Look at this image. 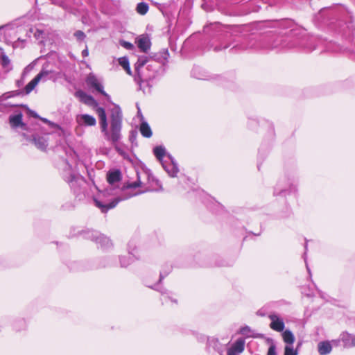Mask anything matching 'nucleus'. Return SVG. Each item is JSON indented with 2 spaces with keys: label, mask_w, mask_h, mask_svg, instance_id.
<instances>
[{
  "label": "nucleus",
  "mask_w": 355,
  "mask_h": 355,
  "mask_svg": "<svg viewBox=\"0 0 355 355\" xmlns=\"http://www.w3.org/2000/svg\"><path fill=\"white\" fill-rule=\"evenodd\" d=\"M76 96L79 97L80 101L85 104L96 107V112L98 116L101 130L103 133L105 139L115 145L121 138V132L123 115L120 107L119 105H114V107L110 110V128H108L105 110L104 108L98 106V103L94 98L81 90L76 92Z\"/></svg>",
  "instance_id": "obj_1"
},
{
  "label": "nucleus",
  "mask_w": 355,
  "mask_h": 355,
  "mask_svg": "<svg viewBox=\"0 0 355 355\" xmlns=\"http://www.w3.org/2000/svg\"><path fill=\"white\" fill-rule=\"evenodd\" d=\"M236 47H237V46H233V48H232L231 50L232 51V50H233L234 49H235Z\"/></svg>",
  "instance_id": "obj_45"
},
{
  "label": "nucleus",
  "mask_w": 355,
  "mask_h": 355,
  "mask_svg": "<svg viewBox=\"0 0 355 355\" xmlns=\"http://www.w3.org/2000/svg\"><path fill=\"white\" fill-rule=\"evenodd\" d=\"M270 345L269 346L267 355H277L276 350V345L272 341V340H270ZM300 346V344L297 347ZM298 348V347H297ZM245 349V340L243 338L237 339L234 343L232 345V346L227 349V355H239L241 354ZM298 352L297 349H294L293 346L286 345L284 348V355H297Z\"/></svg>",
  "instance_id": "obj_5"
},
{
  "label": "nucleus",
  "mask_w": 355,
  "mask_h": 355,
  "mask_svg": "<svg viewBox=\"0 0 355 355\" xmlns=\"http://www.w3.org/2000/svg\"><path fill=\"white\" fill-rule=\"evenodd\" d=\"M119 64L125 69V68H128L129 64L128 59L126 57H122L119 59Z\"/></svg>",
  "instance_id": "obj_30"
},
{
  "label": "nucleus",
  "mask_w": 355,
  "mask_h": 355,
  "mask_svg": "<svg viewBox=\"0 0 355 355\" xmlns=\"http://www.w3.org/2000/svg\"><path fill=\"white\" fill-rule=\"evenodd\" d=\"M80 234L83 235L84 239L91 240L98 245V248L103 250L108 249L112 246L111 240L98 231L87 230L82 231Z\"/></svg>",
  "instance_id": "obj_7"
},
{
  "label": "nucleus",
  "mask_w": 355,
  "mask_h": 355,
  "mask_svg": "<svg viewBox=\"0 0 355 355\" xmlns=\"http://www.w3.org/2000/svg\"><path fill=\"white\" fill-rule=\"evenodd\" d=\"M23 114L19 112L16 114L10 115L9 116V123L12 128H21L23 130H26V125L22 121Z\"/></svg>",
  "instance_id": "obj_14"
},
{
  "label": "nucleus",
  "mask_w": 355,
  "mask_h": 355,
  "mask_svg": "<svg viewBox=\"0 0 355 355\" xmlns=\"http://www.w3.org/2000/svg\"><path fill=\"white\" fill-rule=\"evenodd\" d=\"M42 120L46 123H49V121L46 119H42Z\"/></svg>",
  "instance_id": "obj_41"
},
{
  "label": "nucleus",
  "mask_w": 355,
  "mask_h": 355,
  "mask_svg": "<svg viewBox=\"0 0 355 355\" xmlns=\"http://www.w3.org/2000/svg\"><path fill=\"white\" fill-rule=\"evenodd\" d=\"M151 288L158 291L160 293H163V288L159 285V284L154 285L153 286H150Z\"/></svg>",
  "instance_id": "obj_36"
},
{
  "label": "nucleus",
  "mask_w": 355,
  "mask_h": 355,
  "mask_svg": "<svg viewBox=\"0 0 355 355\" xmlns=\"http://www.w3.org/2000/svg\"><path fill=\"white\" fill-rule=\"evenodd\" d=\"M87 85L96 92L103 95L108 101H110V96L104 91L103 80L97 77L95 74L90 73L87 75L85 80Z\"/></svg>",
  "instance_id": "obj_9"
},
{
  "label": "nucleus",
  "mask_w": 355,
  "mask_h": 355,
  "mask_svg": "<svg viewBox=\"0 0 355 355\" xmlns=\"http://www.w3.org/2000/svg\"><path fill=\"white\" fill-rule=\"evenodd\" d=\"M3 27H4V26H0V30H1V28H3Z\"/></svg>",
  "instance_id": "obj_47"
},
{
  "label": "nucleus",
  "mask_w": 355,
  "mask_h": 355,
  "mask_svg": "<svg viewBox=\"0 0 355 355\" xmlns=\"http://www.w3.org/2000/svg\"><path fill=\"white\" fill-rule=\"evenodd\" d=\"M240 332L241 334H243L244 336H252V335L250 334L252 332V330L250 328V327H248V326H245V327H242L240 330Z\"/></svg>",
  "instance_id": "obj_31"
},
{
  "label": "nucleus",
  "mask_w": 355,
  "mask_h": 355,
  "mask_svg": "<svg viewBox=\"0 0 355 355\" xmlns=\"http://www.w3.org/2000/svg\"><path fill=\"white\" fill-rule=\"evenodd\" d=\"M230 28H231V29H233V28H237V27H236V26H232Z\"/></svg>",
  "instance_id": "obj_44"
},
{
  "label": "nucleus",
  "mask_w": 355,
  "mask_h": 355,
  "mask_svg": "<svg viewBox=\"0 0 355 355\" xmlns=\"http://www.w3.org/2000/svg\"><path fill=\"white\" fill-rule=\"evenodd\" d=\"M229 46H230L229 44L220 45V46H216L214 48V51H220L222 49H225L228 48Z\"/></svg>",
  "instance_id": "obj_37"
},
{
  "label": "nucleus",
  "mask_w": 355,
  "mask_h": 355,
  "mask_svg": "<svg viewBox=\"0 0 355 355\" xmlns=\"http://www.w3.org/2000/svg\"><path fill=\"white\" fill-rule=\"evenodd\" d=\"M287 191L286 187H283L281 182H279L277 184L275 191H274V195H282L284 193Z\"/></svg>",
  "instance_id": "obj_28"
},
{
  "label": "nucleus",
  "mask_w": 355,
  "mask_h": 355,
  "mask_svg": "<svg viewBox=\"0 0 355 355\" xmlns=\"http://www.w3.org/2000/svg\"><path fill=\"white\" fill-rule=\"evenodd\" d=\"M78 121L80 124L86 126H94L96 124V119L93 116L87 114L79 116Z\"/></svg>",
  "instance_id": "obj_17"
},
{
  "label": "nucleus",
  "mask_w": 355,
  "mask_h": 355,
  "mask_svg": "<svg viewBox=\"0 0 355 355\" xmlns=\"http://www.w3.org/2000/svg\"><path fill=\"white\" fill-rule=\"evenodd\" d=\"M161 56L155 55L156 58H148L146 56L138 58L135 64L136 76L135 80L141 85V83L154 79L162 67V62L168 57V50L164 49Z\"/></svg>",
  "instance_id": "obj_3"
},
{
  "label": "nucleus",
  "mask_w": 355,
  "mask_h": 355,
  "mask_svg": "<svg viewBox=\"0 0 355 355\" xmlns=\"http://www.w3.org/2000/svg\"><path fill=\"white\" fill-rule=\"evenodd\" d=\"M208 345L212 347L220 355H223L225 352V347L220 343L218 338H211L208 339Z\"/></svg>",
  "instance_id": "obj_20"
},
{
  "label": "nucleus",
  "mask_w": 355,
  "mask_h": 355,
  "mask_svg": "<svg viewBox=\"0 0 355 355\" xmlns=\"http://www.w3.org/2000/svg\"><path fill=\"white\" fill-rule=\"evenodd\" d=\"M340 339L346 348L355 347V335L353 336L347 332H343L340 336Z\"/></svg>",
  "instance_id": "obj_16"
},
{
  "label": "nucleus",
  "mask_w": 355,
  "mask_h": 355,
  "mask_svg": "<svg viewBox=\"0 0 355 355\" xmlns=\"http://www.w3.org/2000/svg\"><path fill=\"white\" fill-rule=\"evenodd\" d=\"M44 74H45L44 72L39 73L31 81L27 84L24 88L26 94H28L35 89L39 82L42 80V77L44 76Z\"/></svg>",
  "instance_id": "obj_19"
},
{
  "label": "nucleus",
  "mask_w": 355,
  "mask_h": 355,
  "mask_svg": "<svg viewBox=\"0 0 355 355\" xmlns=\"http://www.w3.org/2000/svg\"><path fill=\"white\" fill-rule=\"evenodd\" d=\"M82 55L85 57V56H87L88 55V51L87 49H85L82 52Z\"/></svg>",
  "instance_id": "obj_39"
},
{
  "label": "nucleus",
  "mask_w": 355,
  "mask_h": 355,
  "mask_svg": "<svg viewBox=\"0 0 355 355\" xmlns=\"http://www.w3.org/2000/svg\"><path fill=\"white\" fill-rule=\"evenodd\" d=\"M0 62L2 68L5 70L6 72H9L12 69L11 61L6 55H1Z\"/></svg>",
  "instance_id": "obj_23"
},
{
  "label": "nucleus",
  "mask_w": 355,
  "mask_h": 355,
  "mask_svg": "<svg viewBox=\"0 0 355 355\" xmlns=\"http://www.w3.org/2000/svg\"><path fill=\"white\" fill-rule=\"evenodd\" d=\"M138 115H139V116H140L141 119L142 121H144V116H143V115H142V114H141V110H140L139 107H138Z\"/></svg>",
  "instance_id": "obj_40"
},
{
  "label": "nucleus",
  "mask_w": 355,
  "mask_h": 355,
  "mask_svg": "<svg viewBox=\"0 0 355 355\" xmlns=\"http://www.w3.org/2000/svg\"><path fill=\"white\" fill-rule=\"evenodd\" d=\"M125 70L127 72V73H128L129 75H131V70H130V65L128 66V68H125Z\"/></svg>",
  "instance_id": "obj_38"
},
{
  "label": "nucleus",
  "mask_w": 355,
  "mask_h": 355,
  "mask_svg": "<svg viewBox=\"0 0 355 355\" xmlns=\"http://www.w3.org/2000/svg\"><path fill=\"white\" fill-rule=\"evenodd\" d=\"M304 248H305V252H304V254H306V250H307V243H306L305 244Z\"/></svg>",
  "instance_id": "obj_42"
},
{
  "label": "nucleus",
  "mask_w": 355,
  "mask_h": 355,
  "mask_svg": "<svg viewBox=\"0 0 355 355\" xmlns=\"http://www.w3.org/2000/svg\"><path fill=\"white\" fill-rule=\"evenodd\" d=\"M63 178L68 183L74 193H78L80 191L81 186L85 182L84 178L79 174L73 172L71 166H67L63 173Z\"/></svg>",
  "instance_id": "obj_8"
},
{
  "label": "nucleus",
  "mask_w": 355,
  "mask_h": 355,
  "mask_svg": "<svg viewBox=\"0 0 355 355\" xmlns=\"http://www.w3.org/2000/svg\"><path fill=\"white\" fill-rule=\"evenodd\" d=\"M171 271V267L167 266V270H162L159 274V284L162 282L163 279L166 277Z\"/></svg>",
  "instance_id": "obj_29"
},
{
  "label": "nucleus",
  "mask_w": 355,
  "mask_h": 355,
  "mask_svg": "<svg viewBox=\"0 0 355 355\" xmlns=\"http://www.w3.org/2000/svg\"><path fill=\"white\" fill-rule=\"evenodd\" d=\"M26 140H31L38 148L45 150L48 146L46 139L43 136L32 135L31 137L26 133L21 135Z\"/></svg>",
  "instance_id": "obj_13"
},
{
  "label": "nucleus",
  "mask_w": 355,
  "mask_h": 355,
  "mask_svg": "<svg viewBox=\"0 0 355 355\" xmlns=\"http://www.w3.org/2000/svg\"><path fill=\"white\" fill-rule=\"evenodd\" d=\"M17 86L19 87L21 85V83H19V81H17Z\"/></svg>",
  "instance_id": "obj_43"
},
{
  "label": "nucleus",
  "mask_w": 355,
  "mask_h": 355,
  "mask_svg": "<svg viewBox=\"0 0 355 355\" xmlns=\"http://www.w3.org/2000/svg\"><path fill=\"white\" fill-rule=\"evenodd\" d=\"M269 318L271 320L270 324L271 329L277 331H282L284 330L285 327L284 322L277 315L270 314Z\"/></svg>",
  "instance_id": "obj_15"
},
{
  "label": "nucleus",
  "mask_w": 355,
  "mask_h": 355,
  "mask_svg": "<svg viewBox=\"0 0 355 355\" xmlns=\"http://www.w3.org/2000/svg\"><path fill=\"white\" fill-rule=\"evenodd\" d=\"M21 94H22V92L19 91V90H15V91H11V92H6V93L2 94V96L0 97V99L2 100V101L6 100V99H8L9 98H12V97H15V96H19Z\"/></svg>",
  "instance_id": "obj_27"
},
{
  "label": "nucleus",
  "mask_w": 355,
  "mask_h": 355,
  "mask_svg": "<svg viewBox=\"0 0 355 355\" xmlns=\"http://www.w3.org/2000/svg\"><path fill=\"white\" fill-rule=\"evenodd\" d=\"M137 132L136 131H131L130 134V141L133 144L137 139Z\"/></svg>",
  "instance_id": "obj_35"
},
{
  "label": "nucleus",
  "mask_w": 355,
  "mask_h": 355,
  "mask_svg": "<svg viewBox=\"0 0 355 355\" xmlns=\"http://www.w3.org/2000/svg\"><path fill=\"white\" fill-rule=\"evenodd\" d=\"M301 31L300 29H292L289 31V35L286 37L279 38L274 44L272 49L282 48V49H291L297 46L302 45V40L298 37Z\"/></svg>",
  "instance_id": "obj_6"
},
{
  "label": "nucleus",
  "mask_w": 355,
  "mask_h": 355,
  "mask_svg": "<svg viewBox=\"0 0 355 355\" xmlns=\"http://www.w3.org/2000/svg\"><path fill=\"white\" fill-rule=\"evenodd\" d=\"M137 44L139 49L144 53H147L151 45L150 40L147 36L140 37L137 40Z\"/></svg>",
  "instance_id": "obj_18"
},
{
  "label": "nucleus",
  "mask_w": 355,
  "mask_h": 355,
  "mask_svg": "<svg viewBox=\"0 0 355 355\" xmlns=\"http://www.w3.org/2000/svg\"><path fill=\"white\" fill-rule=\"evenodd\" d=\"M318 352L320 355H327L332 349V346L329 341L320 342L318 345Z\"/></svg>",
  "instance_id": "obj_21"
},
{
  "label": "nucleus",
  "mask_w": 355,
  "mask_h": 355,
  "mask_svg": "<svg viewBox=\"0 0 355 355\" xmlns=\"http://www.w3.org/2000/svg\"><path fill=\"white\" fill-rule=\"evenodd\" d=\"M292 189H293L294 191H295V188H293V189L290 188V190H292Z\"/></svg>",
  "instance_id": "obj_46"
},
{
  "label": "nucleus",
  "mask_w": 355,
  "mask_h": 355,
  "mask_svg": "<svg viewBox=\"0 0 355 355\" xmlns=\"http://www.w3.org/2000/svg\"><path fill=\"white\" fill-rule=\"evenodd\" d=\"M43 72L45 74H44V76L42 77V80H41L46 81L47 80L51 78V77H50V75L51 73V71L42 69V70H41V71L40 73H43Z\"/></svg>",
  "instance_id": "obj_34"
},
{
  "label": "nucleus",
  "mask_w": 355,
  "mask_h": 355,
  "mask_svg": "<svg viewBox=\"0 0 355 355\" xmlns=\"http://www.w3.org/2000/svg\"><path fill=\"white\" fill-rule=\"evenodd\" d=\"M120 44L123 47L125 48L126 49L132 50L134 49V45L129 42L123 40L120 42Z\"/></svg>",
  "instance_id": "obj_33"
},
{
  "label": "nucleus",
  "mask_w": 355,
  "mask_h": 355,
  "mask_svg": "<svg viewBox=\"0 0 355 355\" xmlns=\"http://www.w3.org/2000/svg\"><path fill=\"white\" fill-rule=\"evenodd\" d=\"M149 9V6L146 2H140L137 4L136 10L140 15H145L147 13Z\"/></svg>",
  "instance_id": "obj_26"
},
{
  "label": "nucleus",
  "mask_w": 355,
  "mask_h": 355,
  "mask_svg": "<svg viewBox=\"0 0 355 355\" xmlns=\"http://www.w3.org/2000/svg\"><path fill=\"white\" fill-rule=\"evenodd\" d=\"M282 336L284 343H286V345H291V346H293V344L295 341V336L291 332V331L288 329L285 330L282 334Z\"/></svg>",
  "instance_id": "obj_25"
},
{
  "label": "nucleus",
  "mask_w": 355,
  "mask_h": 355,
  "mask_svg": "<svg viewBox=\"0 0 355 355\" xmlns=\"http://www.w3.org/2000/svg\"><path fill=\"white\" fill-rule=\"evenodd\" d=\"M73 35L78 41L84 40L86 37L85 34L82 31H77Z\"/></svg>",
  "instance_id": "obj_32"
},
{
  "label": "nucleus",
  "mask_w": 355,
  "mask_h": 355,
  "mask_svg": "<svg viewBox=\"0 0 355 355\" xmlns=\"http://www.w3.org/2000/svg\"><path fill=\"white\" fill-rule=\"evenodd\" d=\"M168 157L169 162L164 161L162 165L171 177H175L179 171L178 164L171 155H168Z\"/></svg>",
  "instance_id": "obj_12"
},
{
  "label": "nucleus",
  "mask_w": 355,
  "mask_h": 355,
  "mask_svg": "<svg viewBox=\"0 0 355 355\" xmlns=\"http://www.w3.org/2000/svg\"><path fill=\"white\" fill-rule=\"evenodd\" d=\"M128 189L139 187L141 190L138 193L146 192H158L162 191V186L149 171L137 172V180L128 182L125 184Z\"/></svg>",
  "instance_id": "obj_4"
},
{
  "label": "nucleus",
  "mask_w": 355,
  "mask_h": 355,
  "mask_svg": "<svg viewBox=\"0 0 355 355\" xmlns=\"http://www.w3.org/2000/svg\"><path fill=\"white\" fill-rule=\"evenodd\" d=\"M121 179V173L119 170L110 171L107 174V180L109 186L103 191H101L94 198L95 205L99 208L102 212L105 213L109 209H113L116 205L122 200L118 196L120 189L115 186Z\"/></svg>",
  "instance_id": "obj_2"
},
{
  "label": "nucleus",
  "mask_w": 355,
  "mask_h": 355,
  "mask_svg": "<svg viewBox=\"0 0 355 355\" xmlns=\"http://www.w3.org/2000/svg\"><path fill=\"white\" fill-rule=\"evenodd\" d=\"M153 153H154L155 156L160 162L161 164H162V162H164V161H163V158L166 154V149L164 146H157L155 147L153 149Z\"/></svg>",
  "instance_id": "obj_24"
},
{
  "label": "nucleus",
  "mask_w": 355,
  "mask_h": 355,
  "mask_svg": "<svg viewBox=\"0 0 355 355\" xmlns=\"http://www.w3.org/2000/svg\"><path fill=\"white\" fill-rule=\"evenodd\" d=\"M128 248L129 254L128 256L120 257V263L121 267H127L128 266H129L133 261L134 257L135 259H137V251L136 249V245L134 243V241H130L128 243Z\"/></svg>",
  "instance_id": "obj_11"
},
{
  "label": "nucleus",
  "mask_w": 355,
  "mask_h": 355,
  "mask_svg": "<svg viewBox=\"0 0 355 355\" xmlns=\"http://www.w3.org/2000/svg\"><path fill=\"white\" fill-rule=\"evenodd\" d=\"M139 131L141 135L146 138H150L153 135L151 128L146 121H141L140 124Z\"/></svg>",
  "instance_id": "obj_22"
},
{
  "label": "nucleus",
  "mask_w": 355,
  "mask_h": 355,
  "mask_svg": "<svg viewBox=\"0 0 355 355\" xmlns=\"http://www.w3.org/2000/svg\"><path fill=\"white\" fill-rule=\"evenodd\" d=\"M52 3L62 7L69 12L76 14L79 6L81 5V0H51Z\"/></svg>",
  "instance_id": "obj_10"
}]
</instances>
